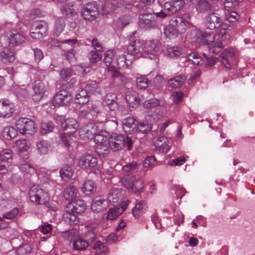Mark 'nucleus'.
I'll use <instances>...</instances> for the list:
<instances>
[{"instance_id": "nucleus-18", "label": "nucleus", "mask_w": 255, "mask_h": 255, "mask_svg": "<svg viewBox=\"0 0 255 255\" xmlns=\"http://www.w3.org/2000/svg\"><path fill=\"white\" fill-rule=\"evenodd\" d=\"M127 51L128 53L132 54L134 57H143V42L138 40L131 41L128 46Z\"/></svg>"}, {"instance_id": "nucleus-7", "label": "nucleus", "mask_w": 255, "mask_h": 255, "mask_svg": "<svg viewBox=\"0 0 255 255\" xmlns=\"http://www.w3.org/2000/svg\"><path fill=\"white\" fill-rule=\"evenodd\" d=\"M17 129L23 135L33 134L36 130L33 121L28 118H20L15 123Z\"/></svg>"}, {"instance_id": "nucleus-1", "label": "nucleus", "mask_w": 255, "mask_h": 255, "mask_svg": "<svg viewBox=\"0 0 255 255\" xmlns=\"http://www.w3.org/2000/svg\"><path fill=\"white\" fill-rule=\"evenodd\" d=\"M205 24L207 27L211 30L220 28L219 33L215 36L213 32L195 30L193 32L196 38L195 41L206 44L210 52L218 53L222 49V41L229 30L228 26L223 22L219 14L215 12L206 17Z\"/></svg>"}, {"instance_id": "nucleus-37", "label": "nucleus", "mask_w": 255, "mask_h": 255, "mask_svg": "<svg viewBox=\"0 0 255 255\" xmlns=\"http://www.w3.org/2000/svg\"><path fill=\"white\" fill-rule=\"evenodd\" d=\"M78 191L76 187L72 185L67 186L64 191V197L67 200H73L77 197Z\"/></svg>"}, {"instance_id": "nucleus-46", "label": "nucleus", "mask_w": 255, "mask_h": 255, "mask_svg": "<svg viewBox=\"0 0 255 255\" xmlns=\"http://www.w3.org/2000/svg\"><path fill=\"white\" fill-rule=\"evenodd\" d=\"M187 62L196 65H202L204 63L203 58L195 53H190L187 56Z\"/></svg>"}, {"instance_id": "nucleus-40", "label": "nucleus", "mask_w": 255, "mask_h": 255, "mask_svg": "<svg viewBox=\"0 0 255 255\" xmlns=\"http://www.w3.org/2000/svg\"><path fill=\"white\" fill-rule=\"evenodd\" d=\"M60 10L63 15L73 16L76 13L77 8L72 3H69L61 5Z\"/></svg>"}, {"instance_id": "nucleus-45", "label": "nucleus", "mask_w": 255, "mask_h": 255, "mask_svg": "<svg viewBox=\"0 0 255 255\" xmlns=\"http://www.w3.org/2000/svg\"><path fill=\"white\" fill-rule=\"evenodd\" d=\"M171 20L174 23L173 24L179 34L184 33L186 31L188 26L183 22L181 18H179L178 17L175 18Z\"/></svg>"}, {"instance_id": "nucleus-36", "label": "nucleus", "mask_w": 255, "mask_h": 255, "mask_svg": "<svg viewBox=\"0 0 255 255\" xmlns=\"http://www.w3.org/2000/svg\"><path fill=\"white\" fill-rule=\"evenodd\" d=\"M85 88L89 94L91 93L95 95L101 94L102 91L99 84L96 81H89L85 85Z\"/></svg>"}, {"instance_id": "nucleus-24", "label": "nucleus", "mask_w": 255, "mask_h": 255, "mask_svg": "<svg viewBox=\"0 0 255 255\" xmlns=\"http://www.w3.org/2000/svg\"><path fill=\"white\" fill-rule=\"evenodd\" d=\"M218 0H198L195 5L196 10L200 13H205L211 10L213 5Z\"/></svg>"}, {"instance_id": "nucleus-27", "label": "nucleus", "mask_w": 255, "mask_h": 255, "mask_svg": "<svg viewBox=\"0 0 255 255\" xmlns=\"http://www.w3.org/2000/svg\"><path fill=\"white\" fill-rule=\"evenodd\" d=\"M60 75L62 81L69 85H72L76 83V80L73 77V71L71 68H63L60 71Z\"/></svg>"}, {"instance_id": "nucleus-51", "label": "nucleus", "mask_w": 255, "mask_h": 255, "mask_svg": "<svg viewBox=\"0 0 255 255\" xmlns=\"http://www.w3.org/2000/svg\"><path fill=\"white\" fill-rule=\"evenodd\" d=\"M84 131L88 138H92L94 135H97L96 134L97 132V127L92 123H90L84 128Z\"/></svg>"}, {"instance_id": "nucleus-56", "label": "nucleus", "mask_w": 255, "mask_h": 255, "mask_svg": "<svg viewBox=\"0 0 255 255\" xmlns=\"http://www.w3.org/2000/svg\"><path fill=\"white\" fill-rule=\"evenodd\" d=\"M88 57L92 63H96L100 61L102 58V55L99 52L95 50H91L88 54Z\"/></svg>"}, {"instance_id": "nucleus-39", "label": "nucleus", "mask_w": 255, "mask_h": 255, "mask_svg": "<svg viewBox=\"0 0 255 255\" xmlns=\"http://www.w3.org/2000/svg\"><path fill=\"white\" fill-rule=\"evenodd\" d=\"M155 145L160 148L163 152H167L170 148V143L165 137L159 138L155 142Z\"/></svg>"}, {"instance_id": "nucleus-16", "label": "nucleus", "mask_w": 255, "mask_h": 255, "mask_svg": "<svg viewBox=\"0 0 255 255\" xmlns=\"http://www.w3.org/2000/svg\"><path fill=\"white\" fill-rule=\"evenodd\" d=\"M238 53L232 48L226 49L221 53V62L228 69H231L236 62Z\"/></svg>"}, {"instance_id": "nucleus-26", "label": "nucleus", "mask_w": 255, "mask_h": 255, "mask_svg": "<svg viewBox=\"0 0 255 255\" xmlns=\"http://www.w3.org/2000/svg\"><path fill=\"white\" fill-rule=\"evenodd\" d=\"M13 106L8 101H0V117L8 118L12 116Z\"/></svg>"}, {"instance_id": "nucleus-63", "label": "nucleus", "mask_w": 255, "mask_h": 255, "mask_svg": "<svg viewBox=\"0 0 255 255\" xmlns=\"http://www.w3.org/2000/svg\"><path fill=\"white\" fill-rule=\"evenodd\" d=\"M89 114L88 115V120H94L95 117L100 112L98 107L96 105H92L91 107H88Z\"/></svg>"}, {"instance_id": "nucleus-44", "label": "nucleus", "mask_w": 255, "mask_h": 255, "mask_svg": "<svg viewBox=\"0 0 255 255\" xmlns=\"http://www.w3.org/2000/svg\"><path fill=\"white\" fill-rule=\"evenodd\" d=\"M17 131L12 126H7L3 128L2 135L7 140H10L15 137Z\"/></svg>"}, {"instance_id": "nucleus-19", "label": "nucleus", "mask_w": 255, "mask_h": 255, "mask_svg": "<svg viewBox=\"0 0 255 255\" xmlns=\"http://www.w3.org/2000/svg\"><path fill=\"white\" fill-rule=\"evenodd\" d=\"M7 40L9 46L15 47L23 44L25 41V37L21 33L13 30L7 34Z\"/></svg>"}, {"instance_id": "nucleus-41", "label": "nucleus", "mask_w": 255, "mask_h": 255, "mask_svg": "<svg viewBox=\"0 0 255 255\" xmlns=\"http://www.w3.org/2000/svg\"><path fill=\"white\" fill-rule=\"evenodd\" d=\"M137 86L140 89H146L151 84L150 81L147 78V76L139 75L136 78Z\"/></svg>"}, {"instance_id": "nucleus-35", "label": "nucleus", "mask_w": 255, "mask_h": 255, "mask_svg": "<svg viewBox=\"0 0 255 255\" xmlns=\"http://www.w3.org/2000/svg\"><path fill=\"white\" fill-rule=\"evenodd\" d=\"M184 50L181 47L173 46L166 49L165 55L172 58H175L183 55Z\"/></svg>"}, {"instance_id": "nucleus-13", "label": "nucleus", "mask_w": 255, "mask_h": 255, "mask_svg": "<svg viewBox=\"0 0 255 255\" xmlns=\"http://www.w3.org/2000/svg\"><path fill=\"white\" fill-rule=\"evenodd\" d=\"M83 17L86 20H93L99 15L98 5L95 1L86 3L81 12Z\"/></svg>"}, {"instance_id": "nucleus-58", "label": "nucleus", "mask_w": 255, "mask_h": 255, "mask_svg": "<svg viewBox=\"0 0 255 255\" xmlns=\"http://www.w3.org/2000/svg\"><path fill=\"white\" fill-rule=\"evenodd\" d=\"M65 26V23L63 20L57 19L56 20L53 33L56 36H59L61 32L63 31Z\"/></svg>"}, {"instance_id": "nucleus-22", "label": "nucleus", "mask_w": 255, "mask_h": 255, "mask_svg": "<svg viewBox=\"0 0 255 255\" xmlns=\"http://www.w3.org/2000/svg\"><path fill=\"white\" fill-rule=\"evenodd\" d=\"M185 2L183 0H175L174 1L165 2L163 8L169 12L170 15L180 10L184 6Z\"/></svg>"}, {"instance_id": "nucleus-33", "label": "nucleus", "mask_w": 255, "mask_h": 255, "mask_svg": "<svg viewBox=\"0 0 255 255\" xmlns=\"http://www.w3.org/2000/svg\"><path fill=\"white\" fill-rule=\"evenodd\" d=\"M91 252L96 255H107L109 249L103 243L98 241L93 245Z\"/></svg>"}, {"instance_id": "nucleus-49", "label": "nucleus", "mask_w": 255, "mask_h": 255, "mask_svg": "<svg viewBox=\"0 0 255 255\" xmlns=\"http://www.w3.org/2000/svg\"><path fill=\"white\" fill-rule=\"evenodd\" d=\"M14 147L18 151L22 152L29 148V145L26 140L20 139L15 141Z\"/></svg>"}, {"instance_id": "nucleus-15", "label": "nucleus", "mask_w": 255, "mask_h": 255, "mask_svg": "<svg viewBox=\"0 0 255 255\" xmlns=\"http://www.w3.org/2000/svg\"><path fill=\"white\" fill-rule=\"evenodd\" d=\"M161 44L157 39H153L144 43L143 57L152 59V56L156 55L159 51Z\"/></svg>"}, {"instance_id": "nucleus-55", "label": "nucleus", "mask_w": 255, "mask_h": 255, "mask_svg": "<svg viewBox=\"0 0 255 255\" xmlns=\"http://www.w3.org/2000/svg\"><path fill=\"white\" fill-rule=\"evenodd\" d=\"M141 2L139 1H134L132 4V8H136L138 10H141L144 9V6L143 4L150 5L152 4L155 0H140Z\"/></svg>"}, {"instance_id": "nucleus-8", "label": "nucleus", "mask_w": 255, "mask_h": 255, "mask_svg": "<svg viewBox=\"0 0 255 255\" xmlns=\"http://www.w3.org/2000/svg\"><path fill=\"white\" fill-rule=\"evenodd\" d=\"M96 144V151L99 156L105 157L110 152V143L108 137L103 135L98 134L94 137Z\"/></svg>"}, {"instance_id": "nucleus-57", "label": "nucleus", "mask_w": 255, "mask_h": 255, "mask_svg": "<svg viewBox=\"0 0 255 255\" xmlns=\"http://www.w3.org/2000/svg\"><path fill=\"white\" fill-rule=\"evenodd\" d=\"M19 168L22 172L26 174H33L35 172L34 167L26 162L21 164Z\"/></svg>"}, {"instance_id": "nucleus-10", "label": "nucleus", "mask_w": 255, "mask_h": 255, "mask_svg": "<svg viewBox=\"0 0 255 255\" xmlns=\"http://www.w3.org/2000/svg\"><path fill=\"white\" fill-rule=\"evenodd\" d=\"M12 155L9 149H0V174H5L10 170L12 163L10 159Z\"/></svg>"}, {"instance_id": "nucleus-11", "label": "nucleus", "mask_w": 255, "mask_h": 255, "mask_svg": "<svg viewBox=\"0 0 255 255\" xmlns=\"http://www.w3.org/2000/svg\"><path fill=\"white\" fill-rule=\"evenodd\" d=\"M117 64L120 69H126L130 65L135 59L134 56L120 49L115 51Z\"/></svg>"}, {"instance_id": "nucleus-32", "label": "nucleus", "mask_w": 255, "mask_h": 255, "mask_svg": "<svg viewBox=\"0 0 255 255\" xmlns=\"http://www.w3.org/2000/svg\"><path fill=\"white\" fill-rule=\"evenodd\" d=\"M36 148L38 152L40 154H46L49 153L51 150V146L49 142L45 140H40L36 143Z\"/></svg>"}, {"instance_id": "nucleus-62", "label": "nucleus", "mask_w": 255, "mask_h": 255, "mask_svg": "<svg viewBox=\"0 0 255 255\" xmlns=\"http://www.w3.org/2000/svg\"><path fill=\"white\" fill-rule=\"evenodd\" d=\"M139 164L136 161H132L128 164L124 165L122 170L124 172L128 173L134 171V170L138 169Z\"/></svg>"}, {"instance_id": "nucleus-38", "label": "nucleus", "mask_w": 255, "mask_h": 255, "mask_svg": "<svg viewBox=\"0 0 255 255\" xmlns=\"http://www.w3.org/2000/svg\"><path fill=\"white\" fill-rule=\"evenodd\" d=\"M173 23H174L171 20L169 24L164 28V33L165 36L168 38H174L177 37L179 34L177 29L175 28Z\"/></svg>"}, {"instance_id": "nucleus-53", "label": "nucleus", "mask_w": 255, "mask_h": 255, "mask_svg": "<svg viewBox=\"0 0 255 255\" xmlns=\"http://www.w3.org/2000/svg\"><path fill=\"white\" fill-rule=\"evenodd\" d=\"M116 55L115 52L112 50H109L105 54L104 62L107 66L114 67L113 65V57Z\"/></svg>"}, {"instance_id": "nucleus-61", "label": "nucleus", "mask_w": 255, "mask_h": 255, "mask_svg": "<svg viewBox=\"0 0 255 255\" xmlns=\"http://www.w3.org/2000/svg\"><path fill=\"white\" fill-rule=\"evenodd\" d=\"M54 125L51 122L42 123L40 127V132L45 134L51 132L54 129Z\"/></svg>"}, {"instance_id": "nucleus-25", "label": "nucleus", "mask_w": 255, "mask_h": 255, "mask_svg": "<svg viewBox=\"0 0 255 255\" xmlns=\"http://www.w3.org/2000/svg\"><path fill=\"white\" fill-rule=\"evenodd\" d=\"M160 101L157 99H151L144 101L143 103L144 108L148 110V114H159V110L157 107L160 105Z\"/></svg>"}, {"instance_id": "nucleus-30", "label": "nucleus", "mask_w": 255, "mask_h": 255, "mask_svg": "<svg viewBox=\"0 0 255 255\" xmlns=\"http://www.w3.org/2000/svg\"><path fill=\"white\" fill-rule=\"evenodd\" d=\"M104 102L111 111H116L118 109L117 96L113 93H108L105 97Z\"/></svg>"}, {"instance_id": "nucleus-14", "label": "nucleus", "mask_w": 255, "mask_h": 255, "mask_svg": "<svg viewBox=\"0 0 255 255\" xmlns=\"http://www.w3.org/2000/svg\"><path fill=\"white\" fill-rule=\"evenodd\" d=\"M138 25L145 29L155 28L156 26L155 16L151 13L140 14L138 16Z\"/></svg>"}, {"instance_id": "nucleus-2", "label": "nucleus", "mask_w": 255, "mask_h": 255, "mask_svg": "<svg viewBox=\"0 0 255 255\" xmlns=\"http://www.w3.org/2000/svg\"><path fill=\"white\" fill-rule=\"evenodd\" d=\"M56 121L64 130L67 131L60 134V138L65 146L69 147L71 144V134L76 131L78 128V123L75 119L73 118L65 119V117L63 116H58L56 118Z\"/></svg>"}, {"instance_id": "nucleus-28", "label": "nucleus", "mask_w": 255, "mask_h": 255, "mask_svg": "<svg viewBox=\"0 0 255 255\" xmlns=\"http://www.w3.org/2000/svg\"><path fill=\"white\" fill-rule=\"evenodd\" d=\"M15 60V55L13 50L8 48H4L0 51V60L4 64L13 62Z\"/></svg>"}, {"instance_id": "nucleus-20", "label": "nucleus", "mask_w": 255, "mask_h": 255, "mask_svg": "<svg viewBox=\"0 0 255 255\" xmlns=\"http://www.w3.org/2000/svg\"><path fill=\"white\" fill-rule=\"evenodd\" d=\"M108 206L107 198L102 196H96L92 200L91 209L95 212H101L104 211Z\"/></svg>"}, {"instance_id": "nucleus-21", "label": "nucleus", "mask_w": 255, "mask_h": 255, "mask_svg": "<svg viewBox=\"0 0 255 255\" xmlns=\"http://www.w3.org/2000/svg\"><path fill=\"white\" fill-rule=\"evenodd\" d=\"M86 205L83 200L78 199L73 203H70L66 207V212L80 214L85 211Z\"/></svg>"}, {"instance_id": "nucleus-52", "label": "nucleus", "mask_w": 255, "mask_h": 255, "mask_svg": "<svg viewBox=\"0 0 255 255\" xmlns=\"http://www.w3.org/2000/svg\"><path fill=\"white\" fill-rule=\"evenodd\" d=\"M31 252V246L25 244L18 247L16 251V254L17 255H30Z\"/></svg>"}, {"instance_id": "nucleus-43", "label": "nucleus", "mask_w": 255, "mask_h": 255, "mask_svg": "<svg viewBox=\"0 0 255 255\" xmlns=\"http://www.w3.org/2000/svg\"><path fill=\"white\" fill-rule=\"evenodd\" d=\"M122 213V210L119 209L117 207L110 208L108 212L104 215L108 220H113L119 217Z\"/></svg>"}, {"instance_id": "nucleus-17", "label": "nucleus", "mask_w": 255, "mask_h": 255, "mask_svg": "<svg viewBox=\"0 0 255 255\" xmlns=\"http://www.w3.org/2000/svg\"><path fill=\"white\" fill-rule=\"evenodd\" d=\"M71 94L66 90L58 92L53 97L52 103L54 107L66 105L72 100Z\"/></svg>"}, {"instance_id": "nucleus-4", "label": "nucleus", "mask_w": 255, "mask_h": 255, "mask_svg": "<svg viewBox=\"0 0 255 255\" xmlns=\"http://www.w3.org/2000/svg\"><path fill=\"white\" fill-rule=\"evenodd\" d=\"M79 166L88 171L95 174H99L101 172L100 166L98 164V159L91 154L82 155L78 162Z\"/></svg>"}, {"instance_id": "nucleus-50", "label": "nucleus", "mask_w": 255, "mask_h": 255, "mask_svg": "<svg viewBox=\"0 0 255 255\" xmlns=\"http://www.w3.org/2000/svg\"><path fill=\"white\" fill-rule=\"evenodd\" d=\"M76 213H70L66 212L64 215V219L66 222L70 225H76L79 222L78 217L76 216Z\"/></svg>"}, {"instance_id": "nucleus-42", "label": "nucleus", "mask_w": 255, "mask_h": 255, "mask_svg": "<svg viewBox=\"0 0 255 255\" xmlns=\"http://www.w3.org/2000/svg\"><path fill=\"white\" fill-rule=\"evenodd\" d=\"M89 94L86 89H82L75 96V99L78 101L77 103L84 104L88 102L89 100Z\"/></svg>"}, {"instance_id": "nucleus-59", "label": "nucleus", "mask_w": 255, "mask_h": 255, "mask_svg": "<svg viewBox=\"0 0 255 255\" xmlns=\"http://www.w3.org/2000/svg\"><path fill=\"white\" fill-rule=\"evenodd\" d=\"M78 235L77 231L74 229L67 230L62 233V237L64 239L69 241L74 240L75 238Z\"/></svg>"}, {"instance_id": "nucleus-9", "label": "nucleus", "mask_w": 255, "mask_h": 255, "mask_svg": "<svg viewBox=\"0 0 255 255\" xmlns=\"http://www.w3.org/2000/svg\"><path fill=\"white\" fill-rule=\"evenodd\" d=\"M160 118V114H147L145 119L141 122H137L136 125V130L142 133L149 132L152 127V124L157 122Z\"/></svg>"}, {"instance_id": "nucleus-47", "label": "nucleus", "mask_w": 255, "mask_h": 255, "mask_svg": "<svg viewBox=\"0 0 255 255\" xmlns=\"http://www.w3.org/2000/svg\"><path fill=\"white\" fill-rule=\"evenodd\" d=\"M59 173L62 179L67 181L73 176V171L71 167H64L60 170Z\"/></svg>"}, {"instance_id": "nucleus-64", "label": "nucleus", "mask_w": 255, "mask_h": 255, "mask_svg": "<svg viewBox=\"0 0 255 255\" xmlns=\"http://www.w3.org/2000/svg\"><path fill=\"white\" fill-rule=\"evenodd\" d=\"M157 165L155 159L153 156H149L143 162V166L145 168H152Z\"/></svg>"}, {"instance_id": "nucleus-54", "label": "nucleus", "mask_w": 255, "mask_h": 255, "mask_svg": "<svg viewBox=\"0 0 255 255\" xmlns=\"http://www.w3.org/2000/svg\"><path fill=\"white\" fill-rule=\"evenodd\" d=\"M184 81V77L180 75L170 79L168 81V84L173 87H178L183 84Z\"/></svg>"}, {"instance_id": "nucleus-3", "label": "nucleus", "mask_w": 255, "mask_h": 255, "mask_svg": "<svg viewBox=\"0 0 255 255\" xmlns=\"http://www.w3.org/2000/svg\"><path fill=\"white\" fill-rule=\"evenodd\" d=\"M110 148L115 151H118L127 147L128 150H131L133 146V140L128 136L125 137L121 134L113 133L109 139Z\"/></svg>"}, {"instance_id": "nucleus-34", "label": "nucleus", "mask_w": 255, "mask_h": 255, "mask_svg": "<svg viewBox=\"0 0 255 255\" xmlns=\"http://www.w3.org/2000/svg\"><path fill=\"white\" fill-rule=\"evenodd\" d=\"M96 189L95 182L93 180H87L83 184L81 190L84 194L90 195L95 193Z\"/></svg>"}, {"instance_id": "nucleus-60", "label": "nucleus", "mask_w": 255, "mask_h": 255, "mask_svg": "<svg viewBox=\"0 0 255 255\" xmlns=\"http://www.w3.org/2000/svg\"><path fill=\"white\" fill-rule=\"evenodd\" d=\"M95 229V226H87L86 230L88 231L85 234V237L88 241L93 242L96 239V234L93 231Z\"/></svg>"}, {"instance_id": "nucleus-23", "label": "nucleus", "mask_w": 255, "mask_h": 255, "mask_svg": "<svg viewBox=\"0 0 255 255\" xmlns=\"http://www.w3.org/2000/svg\"><path fill=\"white\" fill-rule=\"evenodd\" d=\"M34 94L32 99L36 102L40 101L44 96L46 88L44 83L40 80L36 81L33 85Z\"/></svg>"}, {"instance_id": "nucleus-12", "label": "nucleus", "mask_w": 255, "mask_h": 255, "mask_svg": "<svg viewBox=\"0 0 255 255\" xmlns=\"http://www.w3.org/2000/svg\"><path fill=\"white\" fill-rule=\"evenodd\" d=\"M47 31V25L45 21H35L31 26L30 35L34 39H40L46 35Z\"/></svg>"}, {"instance_id": "nucleus-29", "label": "nucleus", "mask_w": 255, "mask_h": 255, "mask_svg": "<svg viewBox=\"0 0 255 255\" xmlns=\"http://www.w3.org/2000/svg\"><path fill=\"white\" fill-rule=\"evenodd\" d=\"M126 99L129 106L133 108L137 107L139 104L140 99L138 98V95L134 91L127 92Z\"/></svg>"}, {"instance_id": "nucleus-6", "label": "nucleus", "mask_w": 255, "mask_h": 255, "mask_svg": "<svg viewBox=\"0 0 255 255\" xmlns=\"http://www.w3.org/2000/svg\"><path fill=\"white\" fill-rule=\"evenodd\" d=\"M29 196L30 201L38 205L46 204L50 199L47 192L40 188L38 185L32 186L29 191Z\"/></svg>"}, {"instance_id": "nucleus-31", "label": "nucleus", "mask_w": 255, "mask_h": 255, "mask_svg": "<svg viewBox=\"0 0 255 255\" xmlns=\"http://www.w3.org/2000/svg\"><path fill=\"white\" fill-rule=\"evenodd\" d=\"M147 209L145 201H141L136 203L132 210V214L135 218H139L143 214Z\"/></svg>"}, {"instance_id": "nucleus-48", "label": "nucleus", "mask_w": 255, "mask_h": 255, "mask_svg": "<svg viewBox=\"0 0 255 255\" xmlns=\"http://www.w3.org/2000/svg\"><path fill=\"white\" fill-rule=\"evenodd\" d=\"M88 245L89 244L87 241L81 238H78L76 240H74L73 242L74 249L79 251L86 250Z\"/></svg>"}, {"instance_id": "nucleus-5", "label": "nucleus", "mask_w": 255, "mask_h": 255, "mask_svg": "<svg viewBox=\"0 0 255 255\" xmlns=\"http://www.w3.org/2000/svg\"><path fill=\"white\" fill-rule=\"evenodd\" d=\"M123 185L129 191L139 193L143 188V183L139 178L133 175H124L122 179Z\"/></svg>"}]
</instances>
